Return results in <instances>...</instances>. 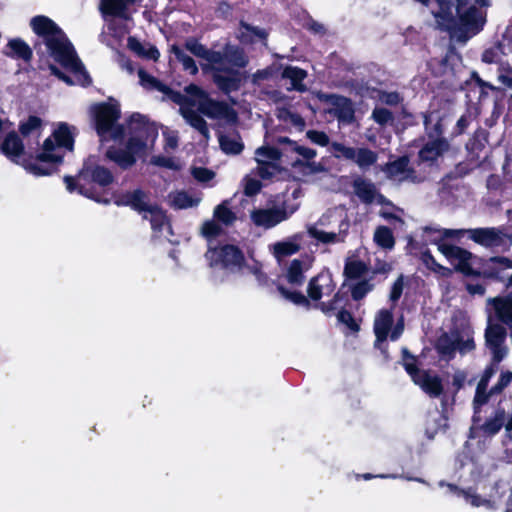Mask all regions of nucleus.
Masks as SVG:
<instances>
[{
  "label": "nucleus",
  "instance_id": "obj_1",
  "mask_svg": "<svg viewBox=\"0 0 512 512\" xmlns=\"http://www.w3.org/2000/svg\"><path fill=\"white\" fill-rule=\"evenodd\" d=\"M96 129L103 140H118L125 135L128 141L125 149L107 150V157L122 168H129L135 164L136 159L151 149L158 137V129L141 114H133L125 130L117 124L120 109L113 104H99L93 108Z\"/></svg>",
  "mask_w": 512,
  "mask_h": 512
},
{
  "label": "nucleus",
  "instance_id": "obj_2",
  "mask_svg": "<svg viewBox=\"0 0 512 512\" xmlns=\"http://www.w3.org/2000/svg\"><path fill=\"white\" fill-rule=\"evenodd\" d=\"M33 31L44 38L51 56L60 63L71 76H67L58 68L51 65V73L69 85H88L91 79L85 71L83 64L77 57L72 44L63 31L48 17L36 16L31 20Z\"/></svg>",
  "mask_w": 512,
  "mask_h": 512
},
{
  "label": "nucleus",
  "instance_id": "obj_3",
  "mask_svg": "<svg viewBox=\"0 0 512 512\" xmlns=\"http://www.w3.org/2000/svg\"><path fill=\"white\" fill-rule=\"evenodd\" d=\"M438 250L456 270L465 275L481 274L489 278L508 279L512 286V260L507 257H491L485 261L481 270H477L479 259L469 251L447 243H440Z\"/></svg>",
  "mask_w": 512,
  "mask_h": 512
},
{
  "label": "nucleus",
  "instance_id": "obj_4",
  "mask_svg": "<svg viewBox=\"0 0 512 512\" xmlns=\"http://www.w3.org/2000/svg\"><path fill=\"white\" fill-rule=\"evenodd\" d=\"M74 130V127L66 123H59L53 134L44 141L37 157L23 164L25 169L36 176L52 174L56 165L61 163L65 152L73 149Z\"/></svg>",
  "mask_w": 512,
  "mask_h": 512
},
{
  "label": "nucleus",
  "instance_id": "obj_5",
  "mask_svg": "<svg viewBox=\"0 0 512 512\" xmlns=\"http://www.w3.org/2000/svg\"><path fill=\"white\" fill-rule=\"evenodd\" d=\"M184 48L194 56L207 62L203 69L209 67L213 71L214 82L223 92L229 93L239 89L240 74L235 69L224 67V58L221 52L207 49L194 38L187 39Z\"/></svg>",
  "mask_w": 512,
  "mask_h": 512
},
{
  "label": "nucleus",
  "instance_id": "obj_6",
  "mask_svg": "<svg viewBox=\"0 0 512 512\" xmlns=\"http://www.w3.org/2000/svg\"><path fill=\"white\" fill-rule=\"evenodd\" d=\"M427 233H434L433 241H440L444 238L455 237L466 233L475 243L491 249L507 250L512 244L511 236L502 227H485L468 230L432 229L426 228Z\"/></svg>",
  "mask_w": 512,
  "mask_h": 512
},
{
  "label": "nucleus",
  "instance_id": "obj_7",
  "mask_svg": "<svg viewBox=\"0 0 512 512\" xmlns=\"http://www.w3.org/2000/svg\"><path fill=\"white\" fill-rule=\"evenodd\" d=\"M448 492L462 497L466 503L475 508H485L492 510L497 507L505 492V486L501 482L484 483L478 482L474 488L467 490L460 489L452 484L445 485Z\"/></svg>",
  "mask_w": 512,
  "mask_h": 512
},
{
  "label": "nucleus",
  "instance_id": "obj_8",
  "mask_svg": "<svg viewBox=\"0 0 512 512\" xmlns=\"http://www.w3.org/2000/svg\"><path fill=\"white\" fill-rule=\"evenodd\" d=\"M186 105L197 106L198 110L211 119L224 120L233 123L237 120V113L226 103L211 99L208 94L197 85L191 84L185 88Z\"/></svg>",
  "mask_w": 512,
  "mask_h": 512
},
{
  "label": "nucleus",
  "instance_id": "obj_9",
  "mask_svg": "<svg viewBox=\"0 0 512 512\" xmlns=\"http://www.w3.org/2000/svg\"><path fill=\"white\" fill-rule=\"evenodd\" d=\"M138 76L140 79V84L146 88L151 90H158L166 95L167 98L171 99L173 102L180 105V113L183 118L190 124L193 128L198 130L205 138L209 137V130L207 127L206 121L195 111H192L186 105V98L184 95L171 91L166 85L158 81L155 77L149 75L144 70L140 69L138 71Z\"/></svg>",
  "mask_w": 512,
  "mask_h": 512
},
{
  "label": "nucleus",
  "instance_id": "obj_10",
  "mask_svg": "<svg viewBox=\"0 0 512 512\" xmlns=\"http://www.w3.org/2000/svg\"><path fill=\"white\" fill-rule=\"evenodd\" d=\"M113 180L112 174L108 169L102 166L92 167L86 164L76 179L65 177L66 188L68 191L73 192L75 189L88 198L100 201L97 198V191L93 184L100 187L109 185Z\"/></svg>",
  "mask_w": 512,
  "mask_h": 512
},
{
  "label": "nucleus",
  "instance_id": "obj_11",
  "mask_svg": "<svg viewBox=\"0 0 512 512\" xmlns=\"http://www.w3.org/2000/svg\"><path fill=\"white\" fill-rule=\"evenodd\" d=\"M123 203L130 205L138 211L142 217L149 220L155 233H162L164 230L170 234V225L164 211L153 204L148 195L141 190H136L124 196Z\"/></svg>",
  "mask_w": 512,
  "mask_h": 512
},
{
  "label": "nucleus",
  "instance_id": "obj_12",
  "mask_svg": "<svg viewBox=\"0 0 512 512\" xmlns=\"http://www.w3.org/2000/svg\"><path fill=\"white\" fill-rule=\"evenodd\" d=\"M404 367L413 382L427 395L438 398L443 393L444 388L441 378L435 373L418 369L413 357H404Z\"/></svg>",
  "mask_w": 512,
  "mask_h": 512
},
{
  "label": "nucleus",
  "instance_id": "obj_13",
  "mask_svg": "<svg viewBox=\"0 0 512 512\" xmlns=\"http://www.w3.org/2000/svg\"><path fill=\"white\" fill-rule=\"evenodd\" d=\"M404 325L402 320H399L393 326L392 312L387 309L380 310L374 319V333L376 335L375 345L379 346L380 343L386 341L388 338L392 341L397 340L403 333Z\"/></svg>",
  "mask_w": 512,
  "mask_h": 512
},
{
  "label": "nucleus",
  "instance_id": "obj_14",
  "mask_svg": "<svg viewBox=\"0 0 512 512\" xmlns=\"http://www.w3.org/2000/svg\"><path fill=\"white\" fill-rule=\"evenodd\" d=\"M205 256L211 267L220 266L227 269L240 266L244 259L241 251L233 245L209 249Z\"/></svg>",
  "mask_w": 512,
  "mask_h": 512
},
{
  "label": "nucleus",
  "instance_id": "obj_15",
  "mask_svg": "<svg viewBox=\"0 0 512 512\" xmlns=\"http://www.w3.org/2000/svg\"><path fill=\"white\" fill-rule=\"evenodd\" d=\"M281 158V152L269 145H263L255 151V161L257 162V174L263 178H270L278 171V162Z\"/></svg>",
  "mask_w": 512,
  "mask_h": 512
},
{
  "label": "nucleus",
  "instance_id": "obj_16",
  "mask_svg": "<svg viewBox=\"0 0 512 512\" xmlns=\"http://www.w3.org/2000/svg\"><path fill=\"white\" fill-rule=\"evenodd\" d=\"M295 210L296 208L287 211L284 207L256 209L251 212V219L256 226L269 229L287 220Z\"/></svg>",
  "mask_w": 512,
  "mask_h": 512
},
{
  "label": "nucleus",
  "instance_id": "obj_17",
  "mask_svg": "<svg viewBox=\"0 0 512 512\" xmlns=\"http://www.w3.org/2000/svg\"><path fill=\"white\" fill-rule=\"evenodd\" d=\"M486 345L492 353L493 362L499 363L506 355V348L503 345L506 338L504 327L499 324L490 323L485 332Z\"/></svg>",
  "mask_w": 512,
  "mask_h": 512
},
{
  "label": "nucleus",
  "instance_id": "obj_18",
  "mask_svg": "<svg viewBox=\"0 0 512 512\" xmlns=\"http://www.w3.org/2000/svg\"><path fill=\"white\" fill-rule=\"evenodd\" d=\"M328 223V215H323L315 224L307 226L308 235L315 239L318 243L325 245H333L345 242L346 230H339V232H327L323 227Z\"/></svg>",
  "mask_w": 512,
  "mask_h": 512
},
{
  "label": "nucleus",
  "instance_id": "obj_19",
  "mask_svg": "<svg viewBox=\"0 0 512 512\" xmlns=\"http://www.w3.org/2000/svg\"><path fill=\"white\" fill-rule=\"evenodd\" d=\"M382 170L386 173L389 179L395 182L422 181V177H418L414 170L409 167V159L407 157H401L393 162L385 164Z\"/></svg>",
  "mask_w": 512,
  "mask_h": 512
},
{
  "label": "nucleus",
  "instance_id": "obj_20",
  "mask_svg": "<svg viewBox=\"0 0 512 512\" xmlns=\"http://www.w3.org/2000/svg\"><path fill=\"white\" fill-rule=\"evenodd\" d=\"M435 131L436 137L427 141L419 151V159L421 162L432 164L449 149L447 140L439 136L441 134L439 124H436Z\"/></svg>",
  "mask_w": 512,
  "mask_h": 512
},
{
  "label": "nucleus",
  "instance_id": "obj_21",
  "mask_svg": "<svg viewBox=\"0 0 512 512\" xmlns=\"http://www.w3.org/2000/svg\"><path fill=\"white\" fill-rule=\"evenodd\" d=\"M334 289L335 283L333 282L331 274L321 272L310 280L307 293L312 300L317 301L323 296L332 294Z\"/></svg>",
  "mask_w": 512,
  "mask_h": 512
},
{
  "label": "nucleus",
  "instance_id": "obj_22",
  "mask_svg": "<svg viewBox=\"0 0 512 512\" xmlns=\"http://www.w3.org/2000/svg\"><path fill=\"white\" fill-rule=\"evenodd\" d=\"M331 107L329 112L342 123H351L354 119V108L351 101L345 97L330 95L327 97Z\"/></svg>",
  "mask_w": 512,
  "mask_h": 512
},
{
  "label": "nucleus",
  "instance_id": "obj_23",
  "mask_svg": "<svg viewBox=\"0 0 512 512\" xmlns=\"http://www.w3.org/2000/svg\"><path fill=\"white\" fill-rule=\"evenodd\" d=\"M303 235L301 233L294 234L293 236L284 239L283 241L276 242L269 246L270 251L277 260L296 254L301 249Z\"/></svg>",
  "mask_w": 512,
  "mask_h": 512
},
{
  "label": "nucleus",
  "instance_id": "obj_24",
  "mask_svg": "<svg viewBox=\"0 0 512 512\" xmlns=\"http://www.w3.org/2000/svg\"><path fill=\"white\" fill-rule=\"evenodd\" d=\"M489 310H493L496 317L512 329V297H495L487 299Z\"/></svg>",
  "mask_w": 512,
  "mask_h": 512
},
{
  "label": "nucleus",
  "instance_id": "obj_25",
  "mask_svg": "<svg viewBox=\"0 0 512 512\" xmlns=\"http://www.w3.org/2000/svg\"><path fill=\"white\" fill-rule=\"evenodd\" d=\"M311 268L309 260L294 259L287 267L285 279L292 286H300L305 280V273Z\"/></svg>",
  "mask_w": 512,
  "mask_h": 512
},
{
  "label": "nucleus",
  "instance_id": "obj_26",
  "mask_svg": "<svg viewBox=\"0 0 512 512\" xmlns=\"http://www.w3.org/2000/svg\"><path fill=\"white\" fill-rule=\"evenodd\" d=\"M141 1L142 0H102L100 9L104 14L127 19L130 6Z\"/></svg>",
  "mask_w": 512,
  "mask_h": 512
},
{
  "label": "nucleus",
  "instance_id": "obj_27",
  "mask_svg": "<svg viewBox=\"0 0 512 512\" xmlns=\"http://www.w3.org/2000/svg\"><path fill=\"white\" fill-rule=\"evenodd\" d=\"M353 189L360 200L365 203H372L377 198H382V196L377 193L376 187L372 182L360 177L354 180Z\"/></svg>",
  "mask_w": 512,
  "mask_h": 512
},
{
  "label": "nucleus",
  "instance_id": "obj_28",
  "mask_svg": "<svg viewBox=\"0 0 512 512\" xmlns=\"http://www.w3.org/2000/svg\"><path fill=\"white\" fill-rule=\"evenodd\" d=\"M221 55L224 58V67L231 69L242 68L248 63L247 57L238 47L227 45Z\"/></svg>",
  "mask_w": 512,
  "mask_h": 512
},
{
  "label": "nucleus",
  "instance_id": "obj_29",
  "mask_svg": "<svg viewBox=\"0 0 512 512\" xmlns=\"http://www.w3.org/2000/svg\"><path fill=\"white\" fill-rule=\"evenodd\" d=\"M201 202V197L192 195L185 191H177L169 194V203L176 209H187L197 206Z\"/></svg>",
  "mask_w": 512,
  "mask_h": 512
},
{
  "label": "nucleus",
  "instance_id": "obj_30",
  "mask_svg": "<svg viewBox=\"0 0 512 512\" xmlns=\"http://www.w3.org/2000/svg\"><path fill=\"white\" fill-rule=\"evenodd\" d=\"M505 420V411L503 409H497L480 426V430L486 436H494L501 430L503 426H505Z\"/></svg>",
  "mask_w": 512,
  "mask_h": 512
},
{
  "label": "nucleus",
  "instance_id": "obj_31",
  "mask_svg": "<svg viewBox=\"0 0 512 512\" xmlns=\"http://www.w3.org/2000/svg\"><path fill=\"white\" fill-rule=\"evenodd\" d=\"M1 150L7 157L18 162L23 153V144L15 133H9L1 145Z\"/></svg>",
  "mask_w": 512,
  "mask_h": 512
},
{
  "label": "nucleus",
  "instance_id": "obj_32",
  "mask_svg": "<svg viewBox=\"0 0 512 512\" xmlns=\"http://www.w3.org/2000/svg\"><path fill=\"white\" fill-rule=\"evenodd\" d=\"M455 338L458 351L462 354L468 353L475 348L473 331L469 326L455 330Z\"/></svg>",
  "mask_w": 512,
  "mask_h": 512
},
{
  "label": "nucleus",
  "instance_id": "obj_33",
  "mask_svg": "<svg viewBox=\"0 0 512 512\" xmlns=\"http://www.w3.org/2000/svg\"><path fill=\"white\" fill-rule=\"evenodd\" d=\"M378 160V155L376 152L368 149V148H355L354 156L351 159L360 169H368L372 165H374Z\"/></svg>",
  "mask_w": 512,
  "mask_h": 512
},
{
  "label": "nucleus",
  "instance_id": "obj_34",
  "mask_svg": "<svg viewBox=\"0 0 512 512\" xmlns=\"http://www.w3.org/2000/svg\"><path fill=\"white\" fill-rule=\"evenodd\" d=\"M506 48H508L509 53H512V40L486 49L482 55L483 62L488 64L502 63V56L506 54Z\"/></svg>",
  "mask_w": 512,
  "mask_h": 512
},
{
  "label": "nucleus",
  "instance_id": "obj_35",
  "mask_svg": "<svg viewBox=\"0 0 512 512\" xmlns=\"http://www.w3.org/2000/svg\"><path fill=\"white\" fill-rule=\"evenodd\" d=\"M436 348L443 356L452 357L458 351L455 330L442 334L437 340Z\"/></svg>",
  "mask_w": 512,
  "mask_h": 512
},
{
  "label": "nucleus",
  "instance_id": "obj_36",
  "mask_svg": "<svg viewBox=\"0 0 512 512\" xmlns=\"http://www.w3.org/2000/svg\"><path fill=\"white\" fill-rule=\"evenodd\" d=\"M128 47L130 50L135 52L138 56H141V57H144L147 59H151L154 61H156L160 56V53L157 50V48H155L154 46L149 45V44L144 45L141 42H139L136 38H133V37H130L128 39Z\"/></svg>",
  "mask_w": 512,
  "mask_h": 512
},
{
  "label": "nucleus",
  "instance_id": "obj_37",
  "mask_svg": "<svg viewBox=\"0 0 512 512\" xmlns=\"http://www.w3.org/2000/svg\"><path fill=\"white\" fill-rule=\"evenodd\" d=\"M283 77L291 81L290 89L303 91L305 89L302 81L306 77V72L297 67H286L282 73Z\"/></svg>",
  "mask_w": 512,
  "mask_h": 512
},
{
  "label": "nucleus",
  "instance_id": "obj_38",
  "mask_svg": "<svg viewBox=\"0 0 512 512\" xmlns=\"http://www.w3.org/2000/svg\"><path fill=\"white\" fill-rule=\"evenodd\" d=\"M170 51L175 55L176 59L182 64L184 70L188 71L192 75L197 74L198 67L195 61L184 51V49L177 45H172Z\"/></svg>",
  "mask_w": 512,
  "mask_h": 512
},
{
  "label": "nucleus",
  "instance_id": "obj_39",
  "mask_svg": "<svg viewBox=\"0 0 512 512\" xmlns=\"http://www.w3.org/2000/svg\"><path fill=\"white\" fill-rule=\"evenodd\" d=\"M228 204V201L222 202L215 207L213 213L214 218L224 225H231L236 220V215Z\"/></svg>",
  "mask_w": 512,
  "mask_h": 512
},
{
  "label": "nucleus",
  "instance_id": "obj_40",
  "mask_svg": "<svg viewBox=\"0 0 512 512\" xmlns=\"http://www.w3.org/2000/svg\"><path fill=\"white\" fill-rule=\"evenodd\" d=\"M374 241L384 249H392L395 244L391 230L385 226H380L375 230Z\"/></svg>",
  "mask_w": 512,
  "mask_h": 512
},
{
  "label": "nucleus",
  "instance_id": "obj_41",
  "mask_svg": "<svg viewBox=\"0 0 512 512\" xmlns=\"http://www.w3.org/2000/svg\"><path fill=\"white\" fill-rule=\"evenodd\" d=\"M266 35L267 34L264 30H261V29L255 28V27H251L246 24H242L239 29L238 38L242 42L248 43V42L255 41L256 38L265 39Z\"/></svg>",
  "mask_w": 512,
  "mask_h": 512
},
{
  "label": "nucleus",
  "instance_id": "obj_42",
  "mask_svg": "<svg viewBox=\"0 0 512 512\" xmlns=\"http://www.w3.org/2000/svg\"><path fill=\"white\" fill-rule=\"evenodd\" d=\"M219 143L224 153L232 155L239 154L244 147L240 139L229 136H220Z\"/></svg>",
  "mask_w": 512,
  "mask_h": 512
},
{
  "label": "nucleus",
  "instance_id": "obj_43",
  "mask_svg": "<svg viewBox=\"0 0 512 512\" xmlns=\"http://www.w3.org/2000/svg\"><path fill=\"white\" fill-rule=\"evenodd\" d=\"M367 271L365 263L359 260H349L345 264L344 274L348 278L356 279L361 277Z\"/></svg>",
  "mask_w": 512,
  "mask_h": 512
},
{
  "label": "nucleus",
  "instance_id": "obj_44",
  "mask_svg": "<svg viewBox=\"0 0 512 512\" xmlns=\"http://www.w3.org/2000/svg\"><path fill=\"white\" fill-rule=\"evenodd\" d=\"M8 47L11 49V52L24 60H29L32 56V51L29 46L19 39L11 40L8 44Z\"/></svg>",
  "mask_w": 512,
  "mask_h": 512
},
{
  "label": "nucleus",
  "instance_id": "obj_45",
  "mask_svg": "<svg viewBox=\"0 0 512 512\" xmlns=\"http://www.w3.org/2000/svg\"><path fill=\"white\" fill-rule=\"evenodd\" d=\"M278 290L285 299L292 303L306 308L310 306L309 300L301 292L295 290L291 291L282 286H279Z\"/></svg>",
  "mask_w": 512,
  "mask_h": 512
},
{
  "label": "nucleus",
  "instance_id": "obj_46",
  "mask_svg": "<svg viewBox=\"0 0 512 512\" xmlns=\"http://www.w3.org/2000/svg\"><path fill=\"white\" fill-rule=\"evenodd\" d=\"M41 127V119L35 116H31L28 120L20 126V131L24 136L28 135H39Z\"/></svg>",
  "mask_w": 512,
  "mask_h": 512
},
{
  "label": "nucleus",
  "instance_id": "obj_47",
  "mask_svg": "<svg viewBox=\"0 0 512 512\" xmlns=\"http://www.w3.org/2000/svg\"><path fill=\"white\" fill-rule=\"evenodd\" d=\"M331 152L336 158H344L346 160L351 161L354 156V147L345 146L338 142H333L331 144Z\"/></svg>",
  "mask_w": 512,
  "mask_h": 512
},
{
  "label": "nucleus",
  "instance_id": "obj_48",
  "mask_svg": "<svg viewBox=\"0 0 512 512\" xmlns=\"http://www.w3.org/2000/svg\"><path fill=\"white\" fill-rule=\"evenodd\" d=\"M201 231L203 236H205L206 238H213L221 233L222 227L214 218L212 220L204 222Z\"/></svg>",
  "mask_w": 512,
  "mask_h": 512
},
{
  "label": "nucleus",
  "instance_id": "obj_49",
  "mask_svg": "<svg viewBox=\"0 0 512 512\" xmlns=\"http://www.w3.org/2000/svg\"><path fill=\"white\" fill-rule=\"evenodd\" d=\"M488 399H489V394L486 393V388H481V387L477 386L474 401H473L474 410H475V415L473 417L474 422L479 421V418L477 416L478 409L480 406L487 403Z\"/></svg>",
  "mask_w": 512,
  "mask_h": 512
},
{
  "label": "nucleus",
  "instance_id": "obj_50",
  "mask_svg": "<svg viewBox=\"0 0 512 512\" xmlns=\"http://www.w3.org/2000/svg\"><path fill=\"white\" fill-rule=\"evenodd\" d=\"M244 193L247 196H253L257 194L261 189V183L259 180L247 175L243 179Z\"/></svg>",
  "mask_w": 512,
  "mask_h": 512
},
{
  "label": "nucleus",
  "instance_id": "obj_51",
  "mask_svg": "<svg viewBox=\"0 0 512 512\" xmlns=\"http://www.w3.org/2000/svg\"><path fill=\"white\" fill-rule=\"evenodd\" d=\"M424 262L426 263L427 267H429L431 270L439 273L441 276L448 277L452 274V270L449 268H446L444 266H441L440 264L436 263L434 258L431 255L424 254L423 255Z\"/></svg>",
  "mask_w": 512,
  "mask_h": 512
},
{
  "label": "nucleus",
  "instance_id": "obj_52",
  "mask_svg": "<svg viewBox=\"0 0 512 512\" xmlns=\"http://www.w3.org/2000/svg\"><path fill=\"white\" fill-rule=\"evenodd\" d=\"M191 173L197 181L203 183L212 180L215 176L213 171L204 167H193Z\"/></svg>",
  "mask_w": 512,
  "mask_h": 512
},
{
  "label": "nucleus",
  "instance_id": "obj_53",
  "mask_svg": "<svg viewBox=\"0 0 512 512\" xmlns=\"http://www.w3.org/2000/svg\"><path fill=\"white\" fill-rule=\"evenodd\" d=\"M371 290L372 285L368 281H361L353 287L352 297L355 300H360Z\"/></svg>",
  "mask_w": 512,
  "mask_h": 512
},
{
  "label": "nucleus",
  "instance_id": "obj_54",
  "mask_svg": "<svg viewBox=\"0 0 512 512\" xmlns=\"http://www.w3.org/2000/svg\"><path fill=\"white\" fill-rule=\"evenodd\" d=\"M372 118L380 125H384L393 119L392 113L385 108L374 109L372 112Z\"/></svg>",
  "mask_w": 512,
  "mask_h": 512
},
{
  "label": "nucleus",
  "instance_id": "obj_55",
  "mask_svg": "<svg viewBox=\"0 0 512 512\" xmlns=\"http://www.w3.org/2000/svg\"><path fill=\"white\" fill-rule=\"evenodd\" d=\"M306 136L317 145L326 146L329 144V137L322 131L309 130L306 132Z\"/></svg>",
  "mask_w": 512,
  "mask_h": 512
},
{
  "label": "nucleus",
  "instance_id": "obj_56",
  "mask_svg": "<svg viewBox=\"0 0 512 512\" xmlns=\"http://www.w3.org/2000/svg\"><path fill=\"white\" fill-rule=\"evenodd\" d=\"M163 136L165 139V149L166 150H174L178 146V134L176 131H172L166 129L163 132Z\"/></svg>",
  "mask_w": 512,
  "mask_h": 512
},
{
  "label": "nucleus",
  "instance_id": "obj_57",
  "mask_svg": "<svg viewBox=\"0 0 512 512\" xmlns=\"http://www.w3.org/2000/svg\"><path fill=\"white\" fill-rule=\"evenodd\" d=\"M294 165L295 166L300 165V166L304 167L307 170V173H310V174H316V173H320V172L324 171L323 165L320 163L314 162V161L313 162L296 161Z\"/></svg>",
  "mask_w": 512,
  "mask_h": 512
},
{
  "label": "nucleus",
  "instance_id": "obj_58",
  "mask_svg": "<svg viewBox=\"0 0 512 512\" xmlns=\"http://www.w3.org/2000/svg\"><path fill=\"white\" fill-rule=\"evenodd\" d=\"M293 151H295L307 161L313 159L317 155V152L314 149L298 145L297 143L293 144Z\"/></svg>",
  "mask_w": 512,
  "mask_h": 512
},
{
  "label": "nucleus",
  "instance_id": "obj_59",
  "mask_svg": "<svg viewBox=\"0 0 512 512\" xmlns=\"http://www.w3.org/2000/svg\"><path fill=\"white\" fill-rule=\"evenodd\" d=\"M434 420L436 425L431 426L430 423L427 424V433H429L430 436H433L438 431L444 429L447 426V418L444 415H438V418Z\"/></svg>",
  "mask_w": 512,
  "mask_h": 512
},
{
  "label": "nucleus",
  "instance_id": "obj_60",
  "mask_svg": "<svg viewBox=\"0 0 512 512\" xmlns=\"http://www.w3.org/2000/svg\"><path fill=\"white\" fill-rule=\"evenodd\" d=\"M495 372H496V367H495L494 364L488 366L485 369V371H484L480 381L478 382L477 386L481 387V388H486L487 389L488 383H489L491 377L495 374Z\"/></svg>",
  "mask_w": 512,
  "mask_h": 512
},
{
  "label": "nucleus",
  "instance_id": "obj_61",
  "mask_svg": "<svg viewBox=\"0 0 512 512\" xmlns=\"http://www.w3.org/2000/svg\"><path fill=\"white\" fill-rule=\"evenodd\" d=\"M151 163L156 166L166 167V168H175L174 161L171 158L164 156H154L151 158Z\"/></svg>",
  "mask_w": 512,
  "mask_h": 512
},
{
  "label": "nucleus",
  "instance_id": "obj_62",
  "mask_svg": "<svg viewBox=\"0 0 512 512\" xmlns=\"http://www.w3.org/2000/svg\"><path fill=\"white\" fill-rule=\"evenodd\" d=\"M512 381V373L510 372H505V373H502L499 380H498V383L496 384V386L492 389L493 392H499L501 391L503 388H505L510 382Z\"/></svg>",
  "mask_w": 512,
  "mask_h": 512
},
{
  "label": "nucleus",
  "instance_id": "obj_63",
  "mask_svg": "<svg viewBox=\"0 0 512 512\" xmlns=\"http://www.w3.org/2000/svg\"><path fill=\"white\" fill-rule=\"evenodd\" d=\"M402 291H403V281H402V278L400 277L399 279H397L395 281V283L392 286V290L390 293V299L394 302L397 301L400 298Z\"/></svg>",
  "mask_w": 512,
  "mask_h": 512
},
{
  "label": "nucleus",
  "instance_id": "obj_64",
  "mask_svg": "<svg viewBox=\"0 0 512 512\" xmlns=\"http://www.w3.org/2000/svg\"><path fill=\"white\" fill-rule=\"evenodd\" d=\"M466 380V373L463 371H457L453 375L452 384L456 388V390H459L464 382Z\"/></svg>",
  "mask_w": 512,
  "mask_h": 512
}]
</instances>
